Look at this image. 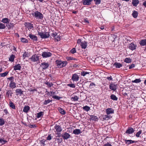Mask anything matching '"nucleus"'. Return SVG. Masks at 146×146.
Returning <instances> with one entry per match:
<instances>
[{"label":"nucleus","instance_id":"nucleus-61","mask_svg":"<svg viewBox=\"0 0 146 146\" xmlns=\"http://www.w3.org/2000/svg\"><path fill=\"white\" fill-rule=\"evenodd\" d=\"M51 139H52V137L51 136V135H48V136L47 137V140H51Z\"/></svg>","mask_w":146,"mask_h":146},{"label":"nucleus","instance_id":"nucleus-28","mask_svg":"<svg viewBox=\"0 0 146 146\" xmlns=\"http://www.w3.org/2000/svg\"><path fill=\"white\" fill-rule=\"evenodd\" d=\"M9 106L10 107L12 108L13 109H16V107L14 104L11 101H10L9 102Z\"/></svg>","mask_w":146,"mask_h":146},{"label":"nucleus","instance_id":"nucleus-49","mask_svg":"<svg viewBox=\"0 0 146 146\" xmlns=\"http://www.w3.org/2000/svg\"><path fill=\"white\" fill-rule=\"evenodd\" d=\"M5 28V26L4 24L0 23V29H4Z\"/></svg>","mask_w":146,"mask_h":146},{"label":"nucleus","instance_id":"nucleus-15","mask_svg":"<svg viewBox=\"0 0 146 146\" xmlns=\"http://www.w3.org/2000/svg\"><path fill=\"white\" fill-rule=\"evenodd\" d=\"M25 27L27 28L29 30L33 28V25L29 23H25Z\"/></svg>","mask_w":146,"mask_h":146},{"label":"nucleus","instance_id":"nucleus-51","mask_svg":"<svg viewBox=\"0 0 146 146\" xmlns=\"http://www.w3.org/2000/svg\"><path fill=\"white\" fill-rule=\"evenodd\" d=\"M54 39L56 40L57 41H58L60 40V37L59 36V35L57 34L54 37Z\"/></svg>","mask_w":146,"mask_h":146},{"label":"nucleus","instance_id":"nucleus-31","mask_svg":"<svg viewBox=\"0 0 146 146\" xmlns=\"http://www.w3.org/2000/svg\"><path fill=\"white\" fill-rule=\"evenodd\" d=\"M9 20L7 18H4L2 19L1 21L4 23H9Z\"/></svg>","mask_w":146,"mask_h":146},{"label":"nucleus","instance_id":"nucleus-3","mask_svg":"<svg viewBox=\"0 0 146 146\" xmlns=\"http://www.w3.org/2000/svg\"><path fill=\"white\" fill-rule=\"evenodd\" d=\"M88 70H83V80H87L90 76L91 72Z\"/></svg>","mask_w":146,"mask_h":146},{"label":"nucleus","instance_id":"nucleus-36","mask_svg":"<svg viewBox=\"0 0 146 146\" xmlns=\"http://www.w3.org/2000/svg\"><path fill=\"white\" fill-rule=\"evenodd\" d=\"M7 92L6 93V95L8 97H9V95L10 94H13L12 90L11 89H10L8 90H7Z\"/></svg>","mask_w":146,"mask_h":146},{"label":"nucleus","instance_id":"nucleus-52","mask_svg":"<svg viewBox=\"0 0 146 146\" xmlns=\"http://www.w3.org/2000/svg\"><path fill=\"white\" fill-rule=\"evenodd\" d=\"M96 5H97L100 4L101 2V0H94Z\"/></svg>","mask_w":146,"mask_h":146},{"label":"nucleus","instance_id":"nucleus-37","mask_svg":"<svg viewBox=\"0 0 146 146\" xmlns=\"http://www.w3.org/2000/svg\"><path fill=\"white\" fill-rule=\"evenodd\" d=\"M141 79L140 78L139 79H136L135 80H132V82L133 83H139L141 82Z\"/></svg>","mask_w":146,"mask_h":146},{"label":"nucleus","instance_id":"nucleus-46","mask_svg":"<svg viewBox=\"0 0 146 146\" xmlns=\"http://www.w3.org/2000/svg\"><path fill=\"white\" fill-rule=\"evenodd\" d=\"M5 123V121L3 118H0V125H2Z\"/></svg>","mask_w":146,"mask_h":146},{"label":"nucleus","instance_id":"nucleus-22","mask_svg":"<svg viewBox=\"0 0 146 146\" xmlns=\"http://www.w3.org/2000/svg\"><path fill=\"white\" fill-rule=\"evenodd\" d=\"M30 108L28 106H26L24 107L23 109V111L27 113L30 110Z\"/></svg>","mask_w":146,"mask_h":146},{"label":"nucleus","instance_id":"nucleus-10","mask_svg":"<svg viewBox=\"0 0 146 146\" xmlns=\"http://www.w3.org/2000/svg\"><path fill=\"white\" fill-rule=\"evenodd\" d=\"M83 38L85 39L86 40H84V42H83V48L85 49L87 46V41L89 40L88 38H87V37L86 36H84Z\"/></svg>","mask_w":146,"mask_h":146},{"label":"nucleus","instance_id":"nucleus-19","mask_svg":"<svg viewBox=\"0 0 146 146\" xmlns=\"http://www.w3.org/2000/svg\"><path fill=\"white\" fill-rule=\"evenodd\" d=\"M125 143L127 145H129L130 144L133 143H134L137 142V141L132 140H124Z\"/></svg>","mask_w":146,"mask_h":146},{"label":"nucleus","instance_id":"nucleus-42","mask_svg":"<svg viewBox=\"0 0 146 146\" xmlns=\"http://www.w3.org/2000/svg\"><path fill=\"white\" fill-rule=\"evenodd\" d=\"M59 111L62 114L64 115L66 113L65 111L64 110L62 109L61 108H60L59 109Z\"/></svg>","mask_w":146,"mask_h":146},{"label":"nucleus","instance_id":"nucleus-47","mask_svg":"<svg viewBox=\"0 0 146 146\" xmlns=\"http://www.w3.org/2000/svg\"><path fill=\"white\" fill-rule=\"evenodd\" d=\"M44 113L42 112L41 111L39 113H37V117L38 118H39L42 115H43V114Z\"/></svg>","mask_w":146,"mask_h":146},{"label":"nucleus","instance_id":"nucleus-5","mask_svg":"<svg viewBox=\"0 0 146 146\" xmlns=\"http://www.w3.org/2000/svg\"><path fill=\"white\" fill-rule=\"evenodd\" d=\"M38 35L40 36L41 38H46L49 37L50 36L49 34L47 32H38Z\"/></svg>","mask_w":146,"mask_h":146},{"label":"nucleus","instance_id":"nucleus-40","mask_svg":"<svg viewBox=\"0 0 146 146\" xmlns=\"http://www.w3.org/2000/svg\"><path fill=\"white\" fill-rule=\"evenodd\" d=\"M15 58V56L13 55H11L9 58V60L10 61L13 62Z\"/></svg>","mask_w":146,"mask_h":146},{"label":"nucleus","instance_id":"nucleus-30","mask_svg":"<svg viewBox=\"0 0 146 146\" xmlns=\"http://www.w3.org/2000/svg\"><path fill=\"white\" fill-rule=\"evenodd\" d=\"M83 4L84 5H89L91 4L90 0H84L83 2Z\"/></svg>","mask_w":146,"mask_h":146},{"label":"nucleus","instance_id":"nucleus-44","mask_svg":"<svg viewBox=\"0 0 146 146\" xmlns=\"http://www.w3.org/2000/svg\"><path fill=\"white\" fill-rule=\"evenodd\" d=\"M77 43L80 45V46L81 47V48H82V42H81V40L80 39H78L77 42Z\"/></svg>","mask_w":146,"mask_h":146},{"label":"nucleus","instance_id":"nucleus-12","mask_svg":"<svg viewBox=\"0 0 146 146\" xmlns=\"http://www.w3.org/2000/svg\"><path fill=\"white\" fill-rule=\"evenodd\" d=\"M135 131L134 129L131 127H128L125 131V133L128 134H132Z\"/></svg>","mask_w":146,"mask_h":146},{"label":"nucleus","instance_id":"nucleus-11","mask_svg":"<svg viewBox=\"0 0 146 146\" xmlns=\"http://www.w3.org/2000/svg\"><path fill=\"white\" fill-rule=\"evenodd\" d=\"M49 66V64L48 62H44L42 63L41 65V67L42 69L45 70L47 69Z\"/></svg>","mask_w":146,"mask_h":146},{"label":"nucleus","instance_id":"nucleus-24","mask_svg":"<svg viewBox=\"0 0 146 146\" xmlns=\"http://www.w3.org/2000/svg\"><path fill=\"white\" fill-rule=\"evenodd\" d=\"M113 66H115L117 68H119L122 66L121 64L117 62H115Z\"/></svg>","mask_w":146,"mask_h":146},{"label":"nucleus","instance_id":"nucleus-60","mask_svg":"<svg viewBox=\"0 0 146 146\" xmlns=\"http://www.w3.org/2000/svg\"><path fill=\"white\" fill-rule=\"evenodd\" d=\"M57 141H58V142L60 143L62 142V138H56V139Z\"/></svg>","mask_w":146,"mask_h":146},{"label":"nucleus","instance_id":"nucleus-58","mask_svg":"<svg viewBox=\"0 0 146 146\" xmlns=\"http://www.w3.org/2000/svg\"><path fill=\"white\" fill-rule=\"evenodd\" d=\"M76 48L79 51L80 50L81 47L80 46V45H79V44L76 45Z\"/></svg>","mask_w":146,"mask_h":146},{"label":"nucleus","instance_id":"nucleus-34","mask_svg":"<svg viewBox=\"0 0 146 146\" xmlns=\"http://www.w3.org/2000/svg\"><path fill=\"white\" fill-rule=\"evenodd\" d=\"M45 84L47 85L49 87H50L53 85V84L52 82H49L46 81Z\"/></svg>","mask_w":146,"mask_h":146},{"label":"nucleus","instance_id":"nucleus-56","mask_svg":"<svg viewBox=\"0 0 146 146\" xmlns=\"http://www.w3.org/2000/svg\"><path fill=\"white\" fill-rule=\"evenodd\" d=\"M70 52L72 54H74L76 52V48H73L70 51Z\"/></svg>","mask_w":146,"mask_h":146},{"label":"nucleus","instance_id":"nucleus-29","mask_svg":"<svg viewBox=\"0 0 146 146\" xmlns=\"http://www.w3.org/2000/svg\"><path fill=\"white\" fill-rule=\"evenodd\" d=\"M55 94V92H53V91L48 92L47 93V94L48 96H54V95Z\"/></svg>","mask_w":146,"mask_h":146},{"label":"nucleus","instance_id":"nucleus-59","mask_svg":"<svg viewBox=\"0 0 146 146\" xmlns=\"http://www.w3.org/2000/svg\"><path fill=\"white\" fill-rule=\"evenodd\" d=\"M46 141L45 140L43 139L41 140L40 141V143L41 144H42L44 145H45V142Z\"/></svg>","mask_w":146,"mask_h":146},{"label":"nucleus","instance_id":"nucleus-4","mask_svg":"<svg viewBox=\"0 0 146 146\" xmlns=\"http://www.w3.org/2000/svg\"><path fill=\"white\" fill-rule=\"evenodd\" d=\"M8 79L10 81L9 86L12 89L15 88L16 87V84L14 82V78L13 76H11L8 78Z\"/></svg>","mask_w":146,"mask_h":146},{"label":"nucleus","instance_id":"nucleus-48","mask_svg":"<svg viewBox=\"0 0 146 146\" xmlns=\"http://www.w3.org/2000/svg\"><path fill=\"white\" fill-rule=\"evenodd\" d=\"M142 133V131L140 130L136 134L135 136L136 137H138L140 136V135Z\"/></svg>","mask_w":146,"mask_h":146},{"label":"nucleus","instance_id":"nucleus-43","mask_svg":"<svg viewBox=\"0 0 146 146\" xmlns=\"http://www.w3.org/2000/svg\"><path fill=\"white\" fill-rule=\"evenodd\" d=\"M90 108L88 106H86L83 107V109L86 111H89L90 110Z\"/></svg>","mask_w":146,"mask_h":146},{"label":"nucleus","instance_id":"nucleus-7","mask_svg":"<svg viewBox=\"0 0 146 146\" xmlns=\"http://www.w3.org/2000/svg\"><path fill=\"white\" fill-rule=\"evenodd\" d=\"M30 59L33 62H35L39 60V56L38 55L35 54L32 56Z\"/></svg>","mask_w":146,"mask_h":146},{"label":"nucleus","instance_id":"nucleus-9","mask_svg":"<svg viewBox=\"0 0 146 146\" xmlns=\"http://www.w3.org/2000/svg\"><path fill=\"white\" fill-rule=\"evenodd\" d=\"M117 87V84H115L113 83L110 84L109 85L110 89L114 91L116 90Z\"/></svg>","mask_w":146,"mask_h":146},{"label":"nucleus","instance_id":"nucleus-27","mask_svg":"<svg viewBox=\"0 0 146 146\" xmlns=\"http://www.w3.org/2000/svg\"><path fill=\"white\" fill-rule=\"evenodd\" d=\"M81 131L79 129H76L74 130L73 131V133L76 135H78L81 133Z\"/></svg>","mask_w":146,"mask_h":146},{"label":"nucleus","instance_id":"nucleus-55","mask_svg":"<svg viewBox=\"0 0 146 146\" xmlns=\"http://www.w3.org/2000/svg\"><path fill=\"white\" fill-rule=\"evenodd\" d=\"M7 142V141L4 140L3 139L0 138V143H3V144H5Z\"/></svg>","mask_w":146,"mask_h":146},{"label":"nucleus","instance_id":"nucleus-20","mask_svg":"<svg viewBox=\"0 0 146 146\" xmlns=\"http://www.w3.org/2000/svg\"><path fill=\"white\" fill-rule=\"evenodd\" d=\"M23 91L21 89H17L16 90V93L17 95H19L21 96L23 94Z\"/></svg>","mask_w":146,"mask_h":146},{"label":"nucleus","instance_id":"nucleus-38","mask_svg":"<svg viewBox=\"0 0 146 146\" xmlns=\"http://www.w3.org/2000/svg\"><path fill=\"white\" fill-rule=\"evenodd\" d=\"M21 41L23 42L27 43L28 42V40L24 38H22L21 39Z\"/></svg>","mask_w":146,"mask_h":146},{"label":"nucleus","instance_id":"nucleus-32","mask_svg":"<svg viewBox=\"0 0 146 146\" xmlns=\"http://www.w3.org/2000/svg\"><path fill=\"white\" fill-rule=\"evenodd\" d=\"M111 99L112 100L116 101L117 100V98L116 97V96L114 95L113 94L111 95L110 96Z\"/></svg>","mask_w":146,"mask_h":146},{"label":"nucleus","instance_id":"nucleus-57","mask_svg":"<svg viewBox=\"0 0 146 146\" xmlns=\"http://www.w3.org/2000/svg\"><path fill=\"white\" fill-rule=\"evenodd\" d=\"M57 34L56 32H53L51 34V35L52 37L54 38Z\"/></svg>","mask_w":146,"mask_h":146},{"label":"nucleus","instance_id":"nucleus-16","mask_svg":"<svg viewBox=\"0 0 146 146\" xmlns=\"http://www.w3.org/2000/svg\"><path fill=\"white\" fill-rule=\"evenodd\" d=\"M79 78L78 75L75 74L72 75V79L73 81H77L78 80Z\"/></svg>","mask_w":146,"mask_h":146},{"label":"nucleus","instance_id":"nucleus-41","mask_svg":"<svg viewBox=\"0 0 146 146\" xmlns=\"http://www.w3.org/2000/svg\"><path fill=\"white\" fill-rule=\"evenodd\" d=\"M52 101V100H51L49 99H48L47 100H45L43 104L44 105H46L47 104L49 103L50 102H51Z\"/></svg>","mask_w":146,"mask_h":146},{"label":"nucleus","instance_id":"nucleus-17","mask_svg":"<svg viewBox=\"0 0 146 146\" xmlns=\"http://www.w3.org/2000/svg\"><path fill=\"white\" fill-rule=\"evenodd\" d=\"M106 111L108 115L114 113V110L111 108H108L106 110Z\"/></svg>","mask_w":146,"mask_h":146},{"label":"nucleus","instance_id":"nucleus-6","mask_svg":"<svg viewBox=\"0 0 146 146\" xmlns=\"http://www.w3.org/2000/svg\"><path fill=\"white\" fill-rule=\"evenodd\" d=\"M52 55L51 52H48L44 51L42 54V56L43 58H47L50 56Z\"/></svg>","mask_w":146,"mask_h":146},{"label":"nucleus","instance_id":"nucleus-1","mask_svg":"<svg viewBox=\"0 0 146 146\" xmlns=\"http://www.w3.org/2000/svg\"><path fill=\"white\" fill-rule=\"evenodd\" d=\"M32 15L39 21L42 20L44 17L42 13L38 11H35L34 13H33Z\"/></svg>","mask_w":146,"mask_h":146},{"label":"nucleus","instance_id":"nucleus-18","mask_svg":"<svg viewBox=\"0 0 146 146\" xmlns=\"http://www.w3.org/2000/svg\"><path fill=\"white\" fill-rule=\"evenodd\" d=\"M136 46L133 43H131L129 45L128 47L129 49L133 50L136 49Z\"/></svg>","mask_w":146,"mask_h":146},{"label":"nucleus","instance_id":"nucleus-21","mask_svg":"<svg viewBox=\"0 0 146 146\" xmlns=\"http://www.w3.org/2000/svg\"><path fill=\"white\" fill-rule=\"evenodd\" d=\"M21 68V66L20 64H18L13 66V68L14 70H20Z\"/></svg>","mask_w":146,"mask_h":146},{"label":"nucleus","instance_id":"nucleus-45","mask_svg":"<svg viewBox=\"0 0 146 146\" xmlns=\"http://www.w3.org/2000/svg\"><path fill=\"white\" fill-rule=\"evenodd\" d=\"M90 117L91 119L92 120L96 121L97 119H98L97 117L94 115H92L90 116Z\"/></svg>","mask_w":146,"mask_h":146},{"label":"nucleus","instance_id":"nucleus-62","mask_svg":"<svg viewBox=\"0 0 146 146\" xmlns=\"http://www.w3.org/2000/svg\"><path fill=\"white\" fill-rule=\"evenodd\" d=\"M103 146H112V145L109 143L107 142V143L104 144Z\"/></svg>","mask_w":146,"mask_h":146},{"label":"nucleus","instance_id":"nucleus-35","mask_svg":"<svg viewBox=\"0 0 146 146\" xmlns=\"http://www.w3.org/2000/svg\"><path fill=\"white\" fill-rule=\"evenodd\" d=\"M124 62L127 63H130L131 62V60L130 58H126L124 60Z\"/></svg>","mask_w":146,"mask_h":146},{"label":"nucleus","instance_id":"nucleus-25","mask_svg":"<svg viewBox=\"0 0 146 146\" xmlns=\"http://www.w3.org/2000/svg\"><path fill=\"white\" fill-rule=\"evenodd\" d=\"M139 44L141 46H145L146 45V40L143 39L140 40L139 42Z\"/></svg>","mask_w":146,"mask_h":146},{"label":"nucleus","instance_id":"nucleus-33","mask_svg":"<svg viewBox=\"0 0 146 146\" xmlns=\"http://www.w3.org/2000/svg\"><path fill=\"white\" fill-rule=\"evenodd\" d=\"M78 99V97L77 96H74L72 97L71 100L72 101H77Z\"/></svg>","mask_w":146,"mask_h":146},{"label":"nucleus","instance_id":"nucleus-50","mask_svg":"<svg viewBox=\"0 0 146 146\" xmlns=\"http://www.w3.org/2000/svg\"><path fill=\"white\" fill-rule=\"evenodd\" d=\"M28 54L27 52H25L23 53V56L24 58H25L26 57H28Z\"/></svg>","mask_w":146,"mask_h":146},{"label":"nucleus","instance_id":"nucleus-53","mask_svg":"<svg viewBox=\"0 0 146 146\" xmlns=\"http://www.w3.org/2000/svg\"><path fill=\"white\" fill-rule=\"evenodd\" d=\"M52 98L54 99H56L58 100H59L60 99L62 98L61 97H59L58 96H56V95L53 96H52Z\"/></svg>","mask_w":146,"mask_h":146},{"label":"nucleus","instance_id":"nucleus-54","mask_svg":"<svg viewBox=\"0 0 146 146\" xmlns=\"http://www.w3.org/2000/svg\"><path fill=\"white\" fill-rule=\"evenodd\" d=\"M67 86L72 88H75V85L74 84H67Z\"/></svg>","mask_w":146,"mask_h":146},{"label":"nucleus","instance_id":"nucleus-26","mask_svg":"<svg viewBox=\"0 0 146 146\" xmlns=\"http://www.w3.org/2000/svg\"><path fill=\"white\" fill-rule=\"evenodd\" d=\"M138 14V12L134 10L133 11L132 15L133 17L135 18L137 17Z\"/></svg>","mask_w":146,"mask_h":146},{"label":"nucleus","instance_id":"nucleus-8","mask_svg":"<svg viewBox=\"0 0 146 146\" xmlns=\"http://www.w3.org/2000/svg\"><path fill=\"white\" fill-rule=\"evenodd\" d=\"M70 135L68 133L66 132L62 135V137L64 140H67L70 138Z\"/></svg>","mask_w":146,"mask_h":146},{"label":"nucleus","instance_id":"nucleus-39","mask_svg":"<svg viewBox=\"0 0 146 146\" xmlns=\"http://www.w3.org/2000/svg\"><path fill=\"white\" fill-rule=\"evenodd\" d=\"M9 73L8 72L6 71L3 73L0 74V77H5Z\"/></svg>","mask_w":146,"mask_h":146},{"label":"nucleus","instance_id":"nucleus-23","mask_svg":"<svg viewBox=\"0 0 146 146\" xmlns=\"http://www.w3.org/2000/svg\"><path fill=\"white\" fill-rule=\"evenodd\" d=\"M139 3V1L138 0H133L132 4L134 6L136 7Z\"/></svg>","mask_w":146,"mask_h":146},{"label":"nucleus","instance_id":"nucleus-14","mask_svg":"<svg viewBox=\"0 0 146 146\" xmlns=\"http://www.w3.org/2000/svg\"><path fill=\"white\" fill-rule=\"evenodd\" d=\"M29 36L33 41L36 42L37 41V37L36 36L32 34H30Z\"/></svg>","mask_w":146,"mask_h":146},{"label":"nucleus","instance_id":"nucleus-2","mask_svg":"<svg viewBox=\"0 0 146 146\" xmlns=\"http://www.w3.org/2000/svg\"><path fill=\"white\" fill-rule=\"evenodd\" d=\"M56 63L58 68H60L65 66L67 64L66 61H62L60 60H57L56 61Z\"/></svg>","mask_w":146,"mask_h":146},{"label":"nucleus","instance_id":"nucleus-64","mask_svg":"<svg viewBox=\"0 0 146 146\" xmlns=\"http://www.w3.org/2000/svg\"><path fill=\"white\" fill-rule=\"evenodd\" d=\"M103 119L104 120H108L109 119V117H106V115H105Z\"/></svg>","mask_w":146,"mask_h":146},{"label":"nucleus","instance_id":"nucleus-13","mask_svg":"<svg viewBox=\"0 0 146 146\" xmlns=\"http://www.w3.org/2000/svg\"><path fill=\"white\" fill-rule=\"evenodd\" d=\"M54 128L57 132H60L62 130V127L59 125H56L54 127Z\"/></svg>","mask_w":146,"mask_h":146},{"label":"nucleus","instance_id":"nucleus-63","mask_svg":"<svg viewBox=\"0 0 146 146\" xmlns=\"http://www.w3.org/2000/svg\"><path fill=\"white\" fill-rule=\"evenodd\" d=\"M135 65L134 64H132L131 66H130L129 67V69H131L132 68H133L135 67Z\"/></svg>","mask_w":146,"mask_h":146}]
</instances>
